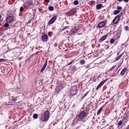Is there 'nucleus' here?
<instances>
[{"label": "nucleus", "instance_id": "21", "mask_svg": "<svg viewBox=\"0 0 129 129\" xmlns=\"http://www.w3.org/2000/svg\"><path fill=\"white\" fill-rule=\"evenodd\" d=\"M8 23H9L7 22L6 23H5L4 24V26L5 28H6L8 27L9 26V25Z\"/></svg>", "mask_w": 129, "mask_h": 129}, {"label": "nucleus", "instance_id": "16", "mask_svg": "<svg viewBox=\"0 0 129 129\" xmlns=\"http://www.w3.org/2000/svg\"><path fill=\"white\" fill-rule=\"evenodd\" d=\"M79 62L82 65L85 63V61L84 60H81Z\"/></svg>", "mask_w": 129, "mask_h": 129}, {"label": "nucleus", "instance_id": "11", "mask_svg": "<svg viewBox=\"0 0 129 129\" xmlns=\"http://www.w3.org/2000/svg\"><path fill=\"white\" fill-rule=\"evenodd\" d=\"M128 116L126 114L122 118V120L123 121H125L126 120L128 119Z\"/></svg>", "mask_w": 129, "mask_h": 129}, {"label": "nucleus", "instance_id": "51", "mask_svg": "<svg viewBox=\"0 0 129 129\" xmlns=\"http://www.w3.org/2000/svg\"><path fill=\"white\" fill-rule=\"evenodd\" d=\"M91 3H93L94 2V1H91Z\"/></svg>", "mask_w": 129, "mask_h": 129}, {"label": "nucleus", "instance_id": "9", "mask_svg": "<svg viewBox=\"0 0 129 129\" xmlns=\"http://www.w3.org/2000/svg\"><path fill=\"white\" fill-rule=\"evenodd\" d=\"M107 35H105L102 37L99 40V42L101 43L104 40L107 38Z\"/></svg>", "mask_w": 129, "mask_h": 129}, {"label": "nucleus", "instance_id": "48", "mask_svg": "<svg viewBox=\"0 0 129 129\" xmlns=\"http://www.w3.org/2000/svg\"><path fill=\"white\" fill-rule=\"evenodd\" d=\"M105 121H103L102 122V123H105Z\"/></svg>", "mask_w": 129, "mask_h": 129}, {"label": "nucleus", "instance_id": "15", "mask_svg": "<svg viewBox=\"0 0 129 129\" xmlns=\"http://www.w3.org/2000/svg\"><path fill=\"white\" fill-rule=\"evenodd\" d=\"M107 79H106L103 81L100 82L99 85L101 87L107 81Z\"/></svg>", "mask_w": 129, "mask_h": 129}, {"label": "nucleus", "instance_id": "39", "mask_svg": "<svg viewBox=\"0 0 129 129\" xmlns=\"http://www.w3.org/2000/svg\"><path fill=\"white\" fill-rule=\"evenodd\" d=\"M114 67V66L112 67V68L110 69L109 71H112Z\"/></svg>", "mask_w": 129, "mask_h": 129}, {"label": "nucleus", "instance_id": "45", "mask_svg": "<svg viewBox=\"0 0 129 129\" xmlns=\"http://www.w3.org/2000/svg\"><path fill=\"white\" fill-rule=\"evenodd\" d=\"M129 0H124V1L126 3H127L128 1Z\"/></svg>", "mask_w": 129, "mask_h": 129}, {"label": "nucleus", "instance_id": "27", "mask_svg": "<svg viewBox=\"0 0 129 129\" xmlns=\"http://www.w3.org/2000/svg\"><path fill=\"white\" fill-rule=\"evenodd\" d=\"M115 41V40L114 39H111L110 41V42L111 43L113 44L114 43Z\"/></svg>", "mask_w": 129, "mask_h": 129}, {"label": "nucleus", "instance_id": "44", "mask_svg": "<svg viewBox=\"0 0 129 129\" xmlns=\"http://www.w3.org/2000/svg\"><path fill=\"white\" fill-rule=\"evenodd\" d=\"M57 45H58L57 44V43H55L54 45V46L55 47H56L57 46Z\"/></svg>", "mask_w": 129, "mask_h": 129}, {"label": "nucleus", "instance_id": "38", "mask_svg": "<svg viewBox=\"0 0 129 129\" xmlns=\"http://www.w3.org/2000/svg\"><path fill=\"white\" fill-rule=\"evenodd\" d=\"M39 11L41 12L42 13V12H42V11L43 10V9H41L40 8H39Z\"/></svg>", "mask_w": 129, "mask_h": 129}, {"label": "nucleus", "instance_id": "19", "mask_svg": "<svg viewBox=\"0 0 129 129\" xmlns=\"http://www.w3.org/2000/svg\"><path fill=\"white\" fill-rule=\"evenodd\" d=\"M123 121L122 120H120L118 122V125L119 126L121 125L123 123Z\"/></svg>", "mask_w": 129, "mask_h": 129}, {"label": "nucleus", "instance_id": "18", "mask_svg": "<svg viewBox=\"0 0 129 129\" xmlns=\"http://www.w3.org/2000/svg\"><path fill=\"white\" fill-rule=\"evenodd\" d=\"M102 108V107L98 111L97 113V115H98L99 114L101 113Z\"/></svg>", "mask_w": 129, "mask_h": 129}, {"label": "nucleus", "instance_id": "7", "mask_svg": "<svg viewBox=\"0 0 129 129\" xmlns=\"http://www.w3.org/2000/svg\"><path fill=\"white\" fill-rule=\"evenodd\" d=\"M120 19V16L117 15L116 16L114 19L113 20L112 22L114 24H116L118 23Z\"/></svg>", "mask_w": 129, "mask_h": 129}, {"label": "nucleus", "instance_id": "1", "mask_svg": "<svg viewBox=\"0 0 129 129\" xmlns=\"http://www.w3.org/2000/svg\"><path fill=\"white\" fill-rule=\"evenodd\" d=\"M86 114V113L84 111L81 112L77 116L74 120V122L75 123L77 122L81 121L82 119L84 117Z\"/></svg>", "mask_w": 129, "mask_h": 129}, {"label": "nucleus", "instance_id": "12", "mask_svg": "<svg viewBox=\"0 0 129 129\" xmlns=\"http://www.w3.org/2000/svg\"><path fill=\"white\" fill-rule=\"evenodd\" d=\"M127 69L125 68H124L121 71L120 73V75H124L125 72L126 71Z\"/></svg>", "mask_w": 129, "mask_h": 129}, {"label": "nucleus", "instance_id": "47", "mask_svg": "<svg viewBox=\"0 0 129 129\" xmlns=\"http://www.w3.org/2000/svg\"><path fill=\"white\" fill-rule=\"evenodd\" d=\"M118 1L119 2H121L122 1V0H118Z\"/></svg>", "mask_w": 129, "mask_h": 129}, {"label": "nucleus", "instance_id": "33", "mask_svg": "<svg viewBox=\"0 0 129 129\" xmlns=\"http://www.w3.org/2000/svg\"><path fill=\"white\" fill-rule=\"evenodd\" d=\"M124 29L126 30H128V27L127 26H125L124 27Z\"/></svg>", "mask_w": 129, "mask_h": 129}, {"label": "nucleus", "instance_id": "49", "mask_svg": "<svg viewBox=\"0 0 129 129\" xmlns=\"http://www.w3.org/2000/svg\"><path fill=\"white\" fill-rule=\"evenodd\" d=\"M117 110H116L115 111V113H116V112H117Z\"/></svg>", "mask_w": 129, "mask_h": 129}, {"label": "nucleus", "instance_id": "2", "mask_svg": "<svg viewBox=\"0 0 129 129\" xmlns=\"http://www.w3.org/2000/svg\"><path fill=\"white\" fill-rule=\"evenodd\" d=\"M50 113L48 111H46L44 113L41 115V120L43 122L46 121L48 118Z\"/></svg>", "mask_w": 129, "mask_h": 129}, {"label": "nucleus", "instance_id": "13", "mask_svg": "<svg viewBox=\"0 0 129 129\" xmlns=\"http://www.w3.org/2000/svg\"><path fill=\"white\" fill-rule=\"evenodd\" d=\"M102 5L101 4H99L96 5V8L97 10H99L101 9Z\"/></svg>", "mask_w": 129, "mask_h": 129}, {"label": "nucleus", "instance_id": "24", "mask_svg": "<svg viewBox=\"0 0 129 129\" xmlns=\"http://www.w3.org/2000/svg\"><path fill=\"white\" fill-rule=\"evenodd\" d=\"M47 62H48L47 60H46L45 63L43 65V67H44L45 68H46V67L47 66Z\"/></svg>", "mask_w": 129, "mask_h": 129}, {"label": "nucleus", "instance_id": "34", "mask_svg": "<svg viewBox=\"0 0 129 129\" xmlns=\"http://www.w3.org/2000/svg\"><path fill=\"white\" fill-rule=\"evenodd\" d=\"M45 68L43 67L42 68V69H41V72H41V73L42 72L44 71V70H45Z\"/></svg>", "mask_w": 129, "mask_h": 129}, {"label": "nucleus", "instance_id": "50", "mask_svg": "<svg viewBox=\"0 0 129 129\" xmlns=\"http://www.w3.org/2000/svg\"><path fill=\"white\" fill-rule=\"evenodd\" d=\"M1 17H2L1 15H0V19L1 18Z\"/></svg>", "mask_w": 129, "mask_h": 129}, {"label": "nucleus", "instance_id": "52", "mask_svg": "<svg viewBox=\"0 0 129 129\" xmlns=\"http://www.w3.org/2000/svg\"><path fill=\"white\" fill-rule=\"evenodd\" d=\"M11 0L12 1H14L15 0Z\"/></svg>", "mask_w": 129, "mask_h": 129}, {"label": "nucleus", "instance_id": "37", "mask_svg": "<svg viewBox=\"0 0 129 129\" xmlns=\"http://www.w3.org/2000/svg\"><path fill=\"white\" fill-rule=\"evenodd\" d=\"M48 34L49 36H50L52 34V33L51 32H49L48 33Z\"/></svg>", "mask_w": 129, "mask_h": 129}, {"label": "nucleus", "instance_id": "30", "mask_svg": "<svg viewBox=\"0 0 129 129\" xmlns=\"http://www.w3.org/2000/svg\"><path fill=\"white\" fill-rule=\"evenodd\" d=\"M89 91H87L86 93H85V94H84L83 96V97L82 98L83 99L84 97H85L89 93Z\"/></svg>", "mask_w": 129, "mask_h": 129}, {"label": "nucleus", "instance_id": "42", "mask_svg": "<svg viewBox=\"0 0 129 129\" xmlns=\"http://www.w3.org/2000/svg\"><path fill=\"white\" fill-rule=\"evenodd\" d=\"M100 87H101L100 86L98 85V86L96 88V89H98Z\"/></svg>", "mask_w": 129, "mask_h": 129}, {"label": "nucleus", "instance_id": "31", "mask_svg": "<svg viewBox=\"0 0 129 129\" xmlns=\"http://www.w3.org/2000/svg\"><path fill=\"white\" fill-rule=\"evenodd\" d=\"M26 4L29 6H30L32 5V3H31L28 2H27Z\"/></svg>", "mask_w": 129, "mask_h": 129}, {"label": "nucleus", "instance_id": "46", "mask_svg": "<svg viewBox=\"0 0 129 129\" xmlns=\"http://www.w3.org/2000/svg\"><path fill=\"white\" fill-rule=\"evenodd\" d=\"M31 22V20H29L27 24Z\"/></svg>", "mask_w": 129, "mask_h": 129}, {"label": "nucleus", "instance_id": "36", "mask_svg": "<svg viewBox=\"0 0 129 129\" xmlns=\"http://www.w3.org/2000/svg\"><path fill=\"white\" fill-rule=\"evenodd\" d=\"M69 27V26H65L64 27H63V28L62 29V30H64L65 29H66V28H67L68 27Z\"/></svg>", "mask_w": 129, "mask_h": 129}, {"label": "nucleus", "instance_id": "6", "mask_svg": "<svg viewBox=\"0 0 129 129\" xmlns=\"http://www.w3.org/2000/svg\"><path fill=\"white\" fill-rule=\"evenodd\" d=\"M57 18V16H53L48 22V24H52L56 19Z\"/></svg>", "mask_w": 129, "mask_h": 129}, {"label": "nucleus", "instance_id": "54", "mask_svg": "<svg viewBox=\"0 0 129 129\" xmlns=\"http://www.w3.org/2000/svg\"><path fill=\"white\" fill-rule=\"evenodd\" d=\"M76 16H77V15H76Z\"/></svg>", "mask_w": 129, "mask_h": 129}, {"label": "nucleus", "instance_id": "14", "mask_svg": "<svg viewBox=\"0 0 129 129\" xmlns=\"http://www.w3.org/2000/svg\"><path fill=\"white\" fill-rule=\"evenodd\" d=\"M124 53H122L121 54H120L119 56L116 57L115 59V61H116L117 60H119L120 58L122 56Z\"/></svg>", "mask_w": 129, "mask_h": 129}, {"label": "nucleus", "instance_id": "20", "mask_svg": "<svg viewBox=\"0 0 129 129\" xmlns=\"http://www.w3.org/2000/svg\"><path fill=\"white\" fill-rule=\"evenodd\" d=\"M49 10L50 11H52L53 10L54 7L52 6H50L49 7Z\"/></svg>", "mask_w": 129, "mask_h": 129}, {"label": "nucleus", "instance_id": "17", "mask_svg": "<svg viewBox=\"0 0 129 129\" xmlns=\"http://www.w3.org/2000/svg\"><path fill=\"white\" fill-rule=\"evenodd\" d=\"M120 11H119L118 10H116L114 11V15H116L118 13H119L120 12Z\"/></svg>", "mask_w": 129, "mask_h": 129}, {"label": "nucleus", "instance_id": "41", "mask_svg": "<svg viewBox=\"0 0 129 129\" xmlns=\"http://www.w3.org/2000/svg\"><path fill=\"white\" fill-rule=\"evenodd\" d=\"M73 61H72L71 62H70L68 64V65H70L71 64H72V63H73Z\"/></svg>", "mask_w": 129, "mask_h": 129}, {"label": "nucleus", "instance_id": "35", "mask_svg": "<svg viewBox=\"0 0 129 129\" xmlns=\"http://www.w3.org/2000/svg\"><path fill=\"white\" fill-rule=\"evenodd\" d=\"M5 59H0V62H3L5 61Z\"/></svg>", "mask_w": 129, "mask_h": 129}, {"label": "nucleus", "instance_id": "22", "mask_svg": "<svg viewBox=\"0 0 129 129\" xmlns=\"http://www.w3.org/2000/svg\"><path fill=\"white\" fill-rule=\"evenodd\" d=\"M71 15H74L76 13V11H75L73 12L71 11L70 12Z\"/></svg>", "mask_w": 129, "mask_h": 129}, {"label": "nucleus", "instance_id": "26", "mask_svg": "<svg viewBox=\"0 0 129 129\" xmlns=\"http://www.w3.org/2000/svg\"><path fill=\"white\" fill-rule=\"evenodd\" d=\"M73 3L75 5H77L78 4V2L77 0H75L74 2Z\"/></svg>", "mask_w": 129, "mask_h": 129}, {"label": "nucleus", "instance_id": "23", "mask_svg": "<svg viewBox=\"0 0 129 129\" xmlns=\"http://www.w3.org/2000/svg\"><path fill=\"white\" fill-rule=\"evenodd\" d=\"M33 118L35 119H37L38 117L37 114H34L33 115Z\"/></svg>", "mask_w": 129, "mask_h": 129}, {"label": "nucleus", "instance_id": "4", "mask_svg": "<svg viewBox=\"0 0 129 129\" xmlns=\"http://www.w3.org/2000/svg\"><path fill=\"white\" fill-rule=\"evenodd\" d=\"M15 21V18L14 16H9L6 19V21L9 24H11Z\"/></svg>", "mask_w": 129, "mask_h": 129}, {"label": "nucleus", "instance_id": "43", "mask_svg": "<svg viewBox=\"0 0 129 129\" xmlns=\"http://www.w3.org/2000/svg\"><path fill=\"white\" fill-rule=\"evenodd\" d=\"M125 129H129V125H128L125 128Z\"/></svg>", "mask_w": 129, "mask_h": 129}, {"label": "nucleus", "instance_id": "53", "mask_svg": "<svg viewBox=\"0 0 129 129\" xmlns=\"http://www.w3.org/2000/svg\"><path fill=\"white\" fill-rule=\"evenodd\" d=\"M33 55H34V54H33V55H32L31 56H33Z\"/></svg>", "mask_w": 129, "mask_h": 129}, {"label": "nucleus", "instance_id": "25", "mask_svg": "<svg viewBox=\"0 0 129 129\" xmlns=\"http://www.w3.org/2000/svg\"><path fill=\"white\" fill-rule=\"evenodd\" d=\"M17 99L16 98H12L11 99L12 101L13 102H15L16 101Z\"/></svg>", "mask_w": 129, "mask_h": 129}, {"label": "nucleus", "instance_id": "8", "mask_svg": "<svg viewBox=\"0 0 129 129\" xmlns=\"http://www.w3.org/2000/svg\"><path fill=\"white\" fill-rule=\"evenodd\" d=\"M42 41L43 42H47L48 40L47 35H43L42 37Z\"/></svg>", "mask_w": 129, "mask_h": 129}, {"label": "nucleus", "instance_id": "28", "mask_svg": "<svg viewBox=\"0 0 129 129\" xmlns=\"http://www.w3.org/2000/svg\"><path fill=\"white\" fill-rule=\"evenodd\" d=\"M116 9L119 10L121 9L122 8L121 7H120L119 6H117L116 8Z\"/></svg>", "mask_w": 129, "mask_h": 129}, {"label": "nucleus", "instance_id": "5", "mask_svg": "<svg viewBox=\"0 0 129 129\" xmlns=\"http://www.w3.org/2000/svg\"><path fill=\"white\" fill-rule=\"evenodd\" d=\"M79 26L78 25H77L76 27L75 26L74 28L72 29L69 32V35L71 36L77 32V30H79Z\"/></svg>", "mask_w": 129, "mask_h": 129}, {"label": "nucleus", "instance_id": "3", "mask_svg": "<svg viewBox=\"0 0 129 129\" xmlns=\"http://www.w3.org/2000/svg\"><path fill=\"white\" fill-rule=\"evenodd\" d=\"M77 90V86H73L71 87L69 92V96L71 97L74 96L76 93Z\"/></svg>", "mask_w": 129, "mask_h": 129}, {"label": "nucleus", "instance_id": "29", "mask_svg": "<svg viewBox=\"0 0 129 129\" xmlns=\"http://www.w3.org/2000/svg\"><path fill=\"white\" fill-rule=\"evenodd\" d=\"M24 8H23L21 7L20 8L19 11L20 12H22Z\"/></svg>", "mask_w": 129, "mask_h": 129}, {"label": "nucleus", "instance_id": "32", "mask_svg": "<svg viewBox=\"0 0 129 129\" xmlns=\"http://www.w3.org/2000/svg\"><path fill=\"white\" fill-rule=\"evenodd\" d=\"M85 68H91L90 66V65L89 64H88L85 66Z\"/></svg>", "mask_w": 129, "mask_h": 129}, {"label": "nucleus", "instance_id": "40", "mask_svg": "<svg viewBox=\"0 0 129 129\" xmlns=\"http://www.w3.org/2000/svg\"><path fill=\"white\" fill-rule=\"evenodd\" d=\"M45 2L46 3H48L50 2V0H45Z\"/></svg>", "mask_w": 129, "mask_h": 129}, {"label": "nucleus", "instance_id": "10", "mask_svg": "<svg viewBox=\"0 0 129 129\" xmlns=\"http://www.w3.org/2000/svg\"><path fill=\"white\" fill-rule=\"evenodd\" d=\"M105 24V23L104 21H102L100 22L98 24V27L101 28L103 27Z\"/></svg>", "mask_w": 129, "mask_h": 129}]
</instances>
